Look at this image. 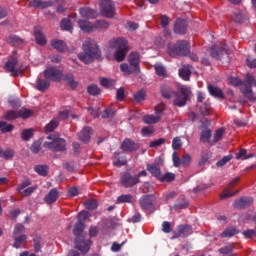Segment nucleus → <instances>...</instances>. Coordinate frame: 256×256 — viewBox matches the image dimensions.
Segmentation results:
<instances>
[{"label": "nucleus", "instance_id": "37", "mask_svg": "<svg viewBox=\"0 0 256 256\" xmlns=\"http://www.w3.org/2000/svg\"><path fill=\"white\" fill-rule=\"evenodd\" d=\"M49 81L43 80L41 78L37 79V89L38 91H47L49 89Z\"/></svg>", "mask_w": 256, "mask_h": 256}, {"label": "nucleus", "instance_id": "32", "mask_svg": "<svg viewBox=\"0 0 256 256\" xmlns=\"http://www.w3.org/2000/svg\"><path fill=\"white\" fill-rule=\"evenodd\" d=\"M179 76L184 81H189V78L191 77V66L190 65L183 66V68L179 70Z\"/></svg>", "mask_w": 256, "mask_h": 256}, {"label": "nucleus", "instance_id": "33", "mask_svg": "<svg viewBox=\"0 0 256 256\" xmlns=\"http://www.w3.org/2000/svg\"><path fill=\"white\" fill-rule=\"evenodd\" d=\"M51 45L57 51L63 52L67 49V44L63 40H52Z\"/></svg>", "mask_w": 256, "mask_h": 256}, {"label": "nucleus", "instance_id": "41", "mask_svg": "<svg viewBox=\"0 0 256 256\" xmlns=\"http://www.w3.org/2000/svg\"><path fill=\"white\" fill-rule=\"evenodd\" d=\"M232 19L235 21V23H245L247 16H245V13L243 12H236L234 13Z\"/></svg>", "mask_w": 256, "mask_h": 256}, {"label": "nucleus", "instance_id": "52", "mask_svg": "<svg viewBox=\"0 0 256 256\" xmlns=\"http://www.w3.org/2000/svg\"><path fill=\"white\" fill-rule=\"evenodd\" d=\"M98 206H99V203H97V200H88L85 203V207L90 211L97 209Z\"/></svg>", "mask_w": 256, "mask_h": 256}, {"label": "nucleus", "instance_id": "60", "mask_svg": "<svg viewBox=\"0 0 256 256\" xmlns=\"http://www.w3.org/2000/svg\"><path fill=\"white\" fill-rule=\"evenodd\" d=\"M77 217H78V222L83 223V221L89 219V213L83 210L80 213H78Z\"/></svg>", "mask_w": 256, "mask_h": 256}, {"label": "nucleus", "instance_id": "9", "mask_svg": "<svg viewBox=\"0 0 256 256\" xmlns=\"http://www.w3.org/2000/svg\"><path fill=\"white\" fill-rule=\"evenodd\" d=\"M50 142H45L44 147L50 149V151H65V139L59 138L57 136H48Z\"/></svg>", "mask_w": 256, "mask_h": 256}, {"label": "nucleus", "instance_id": "11", "mask_svg": "<svg viewBox=\"0 0 256 256\" xmlns=\"http://www.w3.org/2000/svg\"><path fill=\"white\" fill-rule=\"evenodd\" d=\"M163 111H165V105L159 104L155 108V115H146L143 117L144 123H146V125L159 123V121H161V117H163Z\"/></svg>", "mask_w": 256, "mask_h": 256}, {"label": "nucleus", "instance_id": "17", "mask_svg": "<svg viewBox=\"0 0 256 256\" xmlns=\"http://www.w3.org/2000/svg\"><path fill=\"white\" fill-rule=\"evenodd\" d=\"M161 165H163V160L161 158H158L155 160L154 164H149L147 166V169H148L149 173H151V175H153L157 179H160Z\"/></svg>", "mask_w": 256, "mask_h": 256}, {"label": "nucleus", "instance_id": "59", "mask_svg": "<svg viewBox=\"0 0 256 256\" xmlns=\"http://www.w3.org/2000/svg\"><path fill=\"white\" fill-rule=\"evenodd\" d=\"M231 251H233L232 244H228L225 247H222L219 249V253H221V255H229V253H231Z\"/></svg>", "mask_w": 256, "mask_h": 256}, {"label": "nucleus", "instance_id": "35", "mask_svg": "<svg viewBox=\"0 0 256 256\" xmlns=\"http://www.w3.org/2000/svg\"><path fill=\"white\" fill-rule=\"evenodd\" d=\"M254 157L253 153L247 154V150L241 149L237 154H236V159H242V161H245L247 159H251Z\"/></svg>", "mask_w": 256, "mask_h": 256}, {"label": "nucleus", "instance_id": "4", "mask_svg": "<svg viewBox=\"0 0 256 256\" xmlns=\"http://www.w3.org/2000/svg\"><path fill=\"white\" fill-rule=\"evenodd\" d=\"M85 230V223L83 222H77L75 224L73 234L76 237L75 240V247L78 249V251H81V253H89V249H91V240L83 238L82 233Z\"/></svg>", "mask_w": 256, "mask_h": 256}, {"label": "nucleus", "instance_id": "38", "mask_svg": "<svg viewBox=\"0 0 256 256\" xmlns=\"http://www.w3.org/2000/svg\"><path fill=\"white\" fill-rule=\"evenodd\" d=\"M238 233H239V231H237V229L235 227H229V228H226L221 233V237H233V236L237 235Z\"/></svg>", "mask_w": 256, "mask_h": 256}, {"label": "nucleus", "instance_id": "26", "mask_svg": "<svg viewBox=\"0 0 256 256\" xmlns=\"http://www.w3.org/2000/svg\"><path fill=\"white\" fill-rule=\"evenodd\" d=\"M113 163L115 167H123V165H127V157L123 153H116Z\"/></svg>", "mask_w": 256, "mask_h": 256}, {"label": "nucleus", "instance_id": "20", "mask_svg": "<svg viewBox=\"0 0 256 256\" xmlns=\"http://www.w3.org/2000/svg\"><path fill=\"white\" fill-rule=\"evenodd\" d=\"M34 37L36 39V43L38 45H45L47 43V39L45 38V35L43 34V28L40 26H36L34 28Z\"/></svg>", "mask_w": 256, "mask_h": 256}, {"label": "nucleus", "instance_id": "2", "mask_svg": "<svg viewBox=\"0 0 256 256\" xmlns=\"http://www.w3.org/2000/svg\"><path fill=\"white\" fill-rule=\"evenodd\" d=\"M228 83L234 87H240L244 97L250 101H255L256 95L253 93V87H256V80L253 75L247 74L243 82L237 77H230Z\"/></svg>", "mask_w": 256, "mask_h": 256}, {"label": "nucleus", "instance_id": "16", "mask_svg": "<svg viewBox=\"0 0 256 256\" xmlns=\"http://www.w3.org/2000/svg\"><path fill=\"white\" fill-rule=\"evenodd\" d=\"M120 183L126 188L135 187V185L139 183V176H132L130 173H124L121 176Z\"/></svg>", "mask_w": 256, "mask_h": 256}, {"label": "nucleus", "instance_id": "61", "mask_svg": "<svg viewBox=\"0 0 256 256\" xmlns=\"http://www.w3.org/2000/svg\"><path fill=\"white\" fill-rule=\"evenodd\" d=\"M142 137H151L153 135V128L151 127H144L141 130Z\"/></svg>", "mask_w": 256, "mask_h": 256}, {"label": "nucleus", "instance_id": "8", "mask_svg": "<svg viewBox=\"0 0 256 256\" xmlns=\"http://www.w3.org/2000/svg\"><path fill=\"white\" fill-rule=\"evenodd\" d=\"M22 233H25V226L23 224H17L13 232L15 249H21V247L27 244V235Z\"/></svg>", "mask_w": 256, "mask_h": 256}, {"label": "nucleus", "instance_id": "10", "mask_svg": "<svg viewBox=\"0 0 256 256\" xmlns=\"http://www.w3.org/2000/svg\"><path fill=\"white\" fill-rule=\"evenodd\" d=\"M5 69L8 73H11L12 77H17L21 75L22 71H25L26 67L21 66L20 68H17V54H14L12 59L5 63Z\"/></svg>", "mask_w": 256, "mask_h": 256}, {"label": "nucleus", "instance_id": "50", "mask_svg": "<svg viewBox=\"0 0 256 256\" xmlns=\"http://www.w3.org/2000/svg\"><path fill=\"white\" fill-rule=\"evenodd\" d=\"M8 43H10V45H21V43H23V40L21 38H19V36H15L12 35L8 38Z\"/></svg>", "mask_w": 256, "mask_h": 256}, {"label": "nucleus", "instance_id": "62", "mask_svg": "<svg viewBox=\"0 0 256 256\" xmlns=\"http://www.w3.org/2000/svg\"><path fill=\"white\" fill-rule=\"evenodd\" d=\"M243 235L247 239H253V237H256V228L244 231Z\"/></svg>", "mask_w": 256, "mask_h": 256}, {"label": "nucleus", "instance_id": "14", "mask_svg": "<svg viewBox=\"0 0 256 256\" xmlns=\"http://www.w3.org/2000/svg\"><path fill=\"white\" fill-rule=\"evenodd\" d=\"M31 185V180L26 179L24 181L21 182V184L18 185L17 187V191L20 195H22L23 197H29V195H31L33 193V191H35L37 189L36 186H30Z\"/></svg>", "mask_w": 256, "mask_h": 256}, {"label": "nucleus", "instance_id": "45", "mask_svg": "<svg viewBox=\"0 0 256 256\" xmlns=\"http://www.w3.org/2000/svg\"><path fill=\"white\" fill-rule=\"evenodd\" d=\"M18 115L21 119H29V117L33 116V111L27 108H22L20 111H18Z\"/></svg>", "mask_w": 256, "mask_h": 256}, {"label": "nucleus", "instance_id": "40", "mask_svg": "<svg viewBox=\"0 0 256 256\" xmlns=\"http://www.w3.org/2000/svg\"><path fill=\"white\" fill-rule=\"evenodd\" d=\"M225 134V128H219L215 131L212 143H219Z\"/></svg>", "mask_w": 256, "mask_h": 256}, {"label": "nucleus", "instance_id": "30", "mask_svg": "<svg viewBox=\"0 0 256 256\" xmlns=\"http://www.w3.org/2000/svg\"><path fill=\"white\" fill-rule=\"evenodd\" d=\"M139 61V53L137 52H132L128 57L129 65H131V67H134L137 70H140Z\"/></svg>", "mask_w": 256, "mask_h": 256}, {"label": "nucleus", "instance_id": "55", "mask_svg": "<svg viewBox=\"0 0 256 256\" xmlns=\"http://www.w3.org/2000/svg\"><path fill=\"white\" fill-rule=\"evenodd\" d=\"M134 99L137 103H141V101L145 100V90H139L134 94Z\"/></svg>", "mask_w": 256, "mask_h": 256}, {"label": "nucleus", "instance_id": "49", "mask_svg": "<svg viewBox=\"0 0 256 256\" xmlns=\"http://www.w3.org/2000/svg\"><path fill=\"white\" fill-rule=\"evenodd\" d=\"M200 113L202 115H211V104L205 103L202 106H200Z\"/></svg>", "mask_w": 256, "mask_h": 256}, {"label": "nucleus", "instance_id": "29", "mask_svg": "<svg viewBox=\"0 0 256 256\" xmlns=\"http://www.w3.org/2000/svg\"><path fill=\"white\" fill-rule=\"evenodd\" d=\"M251 203H253V198L242 197L235 201L234 207L242 209V207H247V205H251Z\"/></svg>", "mask_w": 256, "mask_h": 256}, {"label": "nucleus", "instance_id": "21", "mask_svg": "<svg viewBox=\"0 0 256 256\" xmlns=\"http://www.w3.org/2000/svg\"><path fill=\"white\" fill-rule=\"evenodd\" d=\"M79 13L84 19H95L97 17V12L89 7L80 8Z\"/></svg>", "mask_w": 256, "mask_h": 256}, {"label": "nucleus", "instance_id": "43", "mask_svg": "<svg viewBox=\"0 0 256 256\" xmlns=\"http://www.w3.org/2000/svg\"><path fill=\"white\" fill-rule=\"evenodd\" d=\"M34 170L38 175H41L42 177H45L47 173H49V168L45 165H37L35 166Z\"/></svg>", "mask_w": 256, "mask_h": 256}, {"label": "nucleus", "instance_id": "3", "mask_svg": "<svg viewBox=\"0 0 256 256\" xmlns=\"http://www.w3.org/2000/svg\"><path fill=\"white\" fill-rule=\"evenodd\" d=\"M83 53L78 54V59L88 65V63H92L94 59H99L101 57V51L97 46V43L94 40L86 39L82 44Z\"/></svg>", "mask_w": 256, "mask_h": 256}, {"label": "nucleus", "instance_id": "19", "mask_svg": "<svg viewBox=\"0 0 256 256\" xmlns=\"http://www.w3.org/2000/svg\"><path fill=\"white\" fill-rule=\"evenodd\" d=\"M174 31L179 35H185L187 33V20L177 19L174 24Z\"/></svg>", "mask_w": 256, "mask_h": 256}, {"label": "nucleus", "instance_id": "1", "mask_svg": "<svg viewBox=\"0 0 256 256\" xmlns=\"http://www.w3.org/2000/svg\"><path fill=\"white\" fill-rule=\"evenodd\" d=\"M161 93L165 99H171V97L174 96V105L176 107H184L191 97V88L187 86H180L178 91L175 93L171 90L169 85H162Z\"/></svg>", "mask_w": 256, "mask_h": 256}, {"label": "nucleus", "instance_id": "7", "mask_svg": "<svg viewBox=\"0 0 256 256\" xmlns=\"http://www.w3.org/2000/svg\"><path fill=\"white\" fill-rule=\"evenodd\" d=\"M78 23V27H80L81 31L84 33H91V31H95V29H109V22L107 20H97L94 24L87 20H76Z\"/></svg>", "mask_w": 256, "mask_h": 256}, {"label": "nucleus", "instance_id": "44", "mask_svg": "<svg viewBox=\"0 0 256 256\" xmlns=\"http://www.w3.org/2000/svg\"><path fill=\"white\" fill-rule=\"evenodd\" d=\"M60 26H61V29H63L64 31H70V32L73 31V25H71V20H69L67 18H64L61 21Z\"/></svg>", "mask_w": 256, "mask_h": 256}, {"label": "nucleus", "instance_id": "27", "mask_svg": "<svg viewBox=\"0 0 256 256\" xmlns=\"http://www.w3.org/2000/svg\"><path fill=\"white\" fill-rule=\"evenodd\" d=\"M121 149L123 151H135L137 149V144L131 139H125L121 144Z\"/></svg>", "mask_w": 256, "mask_h": 256}, {"label": "nucleus", "instance_id": "22", "mask_svg": "<svg viewBox=\"0 0 256 256\" xmlns=\"http://www.w3.org/2000/svg\"><path fill=\"white\" fill-rule=\"evenodd\" d=\"M140 205L144 211H149L153 207V196H143L140 199Z\"/></svg>", "mask_w": 256, "mask_h": 256}, {"label": "nucleus", "instance_id": "53", "mask_svg": "<svg viewBox=\"0 0 256 256\" xmlns=\"http://www.w3.org/2000/svg\"><path fill=\"white\" fill-rule=\"evenodd\" d=\"M89 95H99L101 93V89L97 85H90L87 88Z\"/></svg>", "mask_w": 256, "mask_h": 256}, {"label": "nucleus", "instance_id": "64", "mask_svg": "<svg viewBox=\"0 0 256 256\" xmlns=\"http://www.w3.org/2000/svg\"><path fill=\"white\" fill-rule=\"evenodd\" d=\"M41 151V141H35L31 146L32 153H39Z\"/></svg>", "mask_w": 256, "mask_h": 256}, {"label": "nucleus", "instance_id": "6", "mask_svg": "<svg viewBox=\"0 0 256 256\" xmlns=\"http://www.w3.org/2000/svg\"><path fill=\"white\" fill-rule=\"evenodd\" d=\"M167 51L170 57H185V55H189V42L180 40L175 44L170 43Z\"/></svg>", "mask_w": 256, "mask_h": 256}, {"label": "nucleus", "instance_id": "15", "mask_svg": "<svg viewBox=\"0 0 256 256\" xmlns=\"http://www.w3.org/2000/svg\"><path fill=\"white\" fill-rule=\"evenodd\" d=\"M67 0H49V1H41V0H32L29 5L30 7H35V9H47V7H51L55 5V3H65Z\"/></svg>", "mask_w": 256, "mask_h": 256}, {"label": "nucleus", "instance_id": "47", "mask_svg": "<svg viewBox=\"0 0 256 256\" xmlns=\"http://www.w3.org/2000/svg\"><path fill=\"white\" fill-rule=\"evenodd\" d=\"M118 203H132L133 196L131 194H124L118 197Z\"/></svg>", "mask_w": 256, "mask_h": 256}, {"label": "nucleus", "instance_id": "39", "mask_svg": "<svg viewBox=\"0 0 256 256\" xmlns=\"http://www.w3.org/2000/svg\"><path fill=\"white\" fill-rule=\"evenodd\" d=\"M154 69H155L156 75H158V77H166L167 76V70L165 69V66H162L161 64L157 63L154 65Z\"/></svg>", "mask_w": 256, "mask_h": 256}, {"label": "nucleus", "instance_id": "34", "mask_svg": "<svg viewBox=\"0 0 256 256\" xmlns=\"http://www.w3.org/2000/svg\"><path fill=\"white\" fill-rule=\"evenodd\" d=\"M208 91L212 97H217L218 99L223 98V91L215 86H208Z\"/></svg>", "mask_w": 256, "mask_h": 256}, {"label": "nucleus", "instance_id": "23", "mask_svg": "<svg viewBox=\"0 0 256 256\" xmlns=\"http://www.w3.org/2000/svg\"><path fill=\"white\" fill-rule=\"evenodd\" d=\"M57 199H59V192L55 188L51 189L44 198L45 203H47V205H51V203H55Z\"/></svg>", "mask_w": 256, "mask_h": 256}, {"label": "nucleus", "instance_id": "13", "mask_svg": "<svg viewBox=\"0 0 256 256\" xmlns=\"http://www.w3.org/2000/svg\"><path fill=\"white\" fill-rule=\"evenodd\" d=\"M100 9L104 17H113L115 15V4L111 0H101Z\"/></svg>", "mask_w": 256, "mask_h": 256}, {"label": "nucleus", "instance_id": "48", "mask_svg": "<svg viewBox=\"0 0 256 256\" xmlns=\"http://www.w3.org/2000/svg\"><path fill=\"white\" fill-rule=\"evenodd\" d=\"M0 129L2 133H11L13 131V125L7 124V122L0 121Z\"/></svg>", "mask_w": 256, "mask_h": 256}, {"label": "nucleus", "instance_id": "56", "mask_svg": "<svg viewBox=\"0 0 256 256\" xmlns=\"http://www.w3.org/2000/svg\"><path fill=\"white\" fill-rule=\"evenodd\" d=\"M31 137H33V129H25L22 131L23 141H29Z\"/></svg>", "mask_w": 256, "mask_h": 256}, {"label": "nucleus", "instance_id": "5", "mask_svg": "<svg viewBox=\"0 0 256 256\" xmlns=\"http://www.w3.org/2000/svg\"><path fill=\"white\" fill-rule=\"evenodd\" d=\"M108 47L114 49V57L116 61L121 63L127 55V40L125 38H114L109 41Z\"/></svg>", "mask_w": 256, "mask_h": 256}, {"label": "nucleus", "instance_id": "31", "mask_svg": "<svg viewBox=\"0 0 256 256\" xmlns=\"http://www.w3.org/2000/svg\"><path fill=\"white\" fill-rule=\"evenodd\" d=\"M211 135H212V132L210 129L202 130L200 134L201 143H209L210 145H213V141H211Z\"/></svg>", "mask_w": 256, "mask_h": 256}, {"label": "nucleus", "instance_id": "42", "mask_svg": "<svg viewBox=\"0 0 256 256\" xmlns=\"http://www.w3.org/2000/svg\"><path fill=\"white\" fill-rule=\"evenodd\" d=\"M58 125H59V120L53 119L50 123H48L45 126L46 133H51L52 131H55V129H57Z\"/></svg>", "mask_w": 256, "mask_h": 256}, {"label": "nucleus", "instance_id": "12", "mask_svg": "<svg viewBox=\"0 0 256 256\" xmlns=\"http://www.w3.org/2000/svg\"><path fill=\"white\" fill-rule=\"evenodd\" d=\"M44 77L48 79V81L57 82L63 79V72L56 67H48L44 70Z\"/></svg>", "mask_w": 256, "mask_h": 256}, {"label": "nucleus", "instance_id": "57", "mask_svg": "<svg viewBox=\"0 0 256 256\" xmlns=\"http://www.w3.org/2000/svg\"><path fill=\"white\" fill-rule=\"evenodd\" d=\"M160 181H162V182H165V181H167V182H169V181H174L175 180V174H173V173H170V172H168V173H166V174H164V175H160Z\"/></svg>", "mask_w": 256, "mask_h": 256}, {"label": "nucleus", "instance_id": "25", "mask_svg": "<svg viewBox=\"0 0 256 256\" xmlns=\"http://www.w3.org/2000/svg\"><path fill=\"white\" fill-rule=\"evenodd\" d=\"M227 53V48L225 45H223L221 48L217 46H213L211 48V56L214 57V59H221L222 55H225Z\"/></svg>", "mask_w": 256, "mask_h": 256}, {"label": "nucleus", "instance_id": "24", "mask_svg": "<svg viewBox=\"0 0 256 256\" xmlns=\"http://www.w3.org/2000/svg\"><path fill=\"white\" fill-rule=\"evenodd\" d=\"M120 71L124 73V75H131L132 73L139 74L141 70H137L134 66H131V64L123 63L120 65Z\"/></svg>", "mask_w": 256, "mask_h": 256}, {"label": "nucleus", "instance_id": "46", "mask_svg": "<svg viewBox=\"0 0 256 256\" xmlns=\"http://www.w3.org/2000/svg\"><path fill=\"white\" fill-rule=\"evenodd\" d=\"M4 119H6V121H13V119H19V111H8L5 114Z\"/></svg>", "mask_w": 256, "mask_h": 256}, {"label": "nucleus", "instance_id": "28", "mask_svg": "<svg viewBox=\"0 0 256 256\" xmlns=\"http://www.w3.org/2000/svg\"><path fill=\"white\" fill-rule=\"evenodd\" d=\"M80 141L87 143L91 139V128L84 127L82 131L78 134Z\"/></svg>", "mask_w": 256, "mask_h": 256}, {"label": "nucleus", "instance_id": "63", "mask_svg": "<svg viewBox=\"0 0 256 256\" xmlns=\"http://www.w3.org/2000/svg\"><path fill=\"white\" fill-rule=\"evenodd\" d=\"M0 157H4V159H11L13 157V150L8 149L6 151L0 150Z\"/></svg>", "mask_w": 256, "mask_h": 256}, {"label": "nucleus", "instance_id": "18", "mask_svg": "<svg viewBox=\"0 0 256 256\" xmlns=\"http://www.w3.org/2000/svg\"><path fill=\"white\" fill-rule=\"evenodd\" d=\"M191 233H193V228L191 225H180L174 232L172 239H177V237H188V235H191Z\"/></svg>", "mask_w": 256, "mask_h": 256}, {"label": "nucleus", "instance_id": "51", "mask_svg": "<svg viewBox=\"0 0 256 256\" xmlns=\"http://www.w3.org/2000/svg\"><path fill=\"white\" fill-rule=\"evenodd\" d=\"M183 146V142L181 141V137H175L172 141V149L177 151V149H181Z\"/></svg>", "mask_w": 256, "mask_h": 256}, {"label": "nucleus", "instance_id": "58", "mask_svg": "<svg viewBox=\"0 0 256 256\" xmlns=\"http://www.w3.org/2000/svg\"><path fill=\"white\" fill-rule=\"evenodd\" d=\"M116 113V110L113 109V108H107L106 110H104L102 113H101V116L103 119H107L109 117H112V115H115Z\"/></svg>", "mask_w": 256, "mask_h": 256}, {"label": "nucleus", "instance_id": "54", "mask_svg": "<svg viewBox=\"0 0 256 256\" xmlns=\"http://www.w3.org/2000/svg\"><path fill=\"white\" fill-rule=\"evenodd\" d=\"M100 84L102 85V87H113V85H115V80L102 78L100 79Z\"/></svg>", "mask_w": 256, "mask_h": 256}, {"label": "nucleus", "instance_id": "36", "mask_svg": "<svg viewBox=\"0 0 256 256\" xmlns=\"http://www.w3.org/2000/svg\"><path fill=\"white\" fill-rule=\"evenodd\" d=\"M64 80L72 89H76L78 83H77V81H75L73 74H66L64 76Z\"/></svg>", "mask_w": 256, "mask_h": 256}]
</instances>
